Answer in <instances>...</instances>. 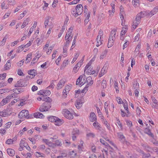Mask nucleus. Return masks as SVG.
<instances>
[{
    "label": "nucleus",
    "mask_w": 158,
    "mask_h": 158,
    "mask_svg": "<svg viewBox=\"0 0 158 158\" xmlns=\"http://www.w3.org/2000/svg\"><path fill=\"white\" fill-rule=\"evenodd\" d=\"M63 143L65 146L68 147L70 145L71 143L69 140H65L64 141Z\"/></svg>",
    "instance_id": "37998d69"
},
{
    "label": "nucleus",
    "mask_w": 158,
    "mask_h": 158,
    "mask_svg": "<svg viewBox=\"0 0 158 158\" xmlns=\"http://www.w3.org/2000/svg\"><path fill=\"white\" fill-rule=\"evenodd\" d=\"M86 77L84 75L80 76L76 81V84L81 86L83 85L86 82Z\"/></svg>",
    "instance_id": "7ed1b4c3"
},
{
    "label": "nucleus",
    "mask_w": 158,
    "mask_h": 158,
    "mask_svg": "<svg viewBox=\"0 0 158 158\" xmlns=\"http://www.w3.org/2000/svg\"><path fill=\"white\" fill-rule=\"evenodd\" d=\"M79 56V54H78V53H76V54L75 55L74 57L73 58V60L71 61V63L73 64L76 61V60L77 59Z\"/></svg>",
    "instance_id": "6e6d98bb"
},
{
    "label": "nucleus",
    "mask_w": 158,
    "mask_h": 158,
    "mask_svg": "<svg viewBox=\"0 0 158 158\" xmlns=\"http://www.w3.org/2000/svg\"><path fill=\"white\" fill-rule=\"evenodd\" d=\"M67 154L64 153H61L56 158H65L67 156Z\"/></svg>",
    "instance_id": "a18cd8bd"
},
{
    "label": "nucleus",
    "mask_w": 158,
    "mask_h": 158,
    "mask_svg": "<svg viewBox=\"0 0 158 158\" xmlns=\"http://www.w3.org/2000/svg\"><path fill=\"white\" fill-rule=\"evenodd\" d=\"M27 13V12L26 11H24L23 13L20 15L18 17V19L19 20L22 19L24 17V16Z\"/></svg>",
    "instance_id": "09e8293b"
},
{
    "label": "nucleus",
    "mask_w": 158,
    "mask_h": 158,
    "mask_svg": "<svg viewBox=\"0 0 158 158\" xmlns=\"http://www.w3.org/2000/svg\"><path fill=\"white\" fill-rule=\"evenodd\" d=\"M69 62V60L68 59L64 60L62 64V66L63 67H65L68 64Z\"/></svg>",
    "instance_id": "5fc2aeb1"
},
{
    "label": "nucleus",
    "mask_w": 158,
    "mask_h": 158,
    "mask_svg": "<svg viewBox=\"0 0 158 158\" xmlns=\"http://www.w3.org/2000/svg\"><path fill=\"white\" fill-rule=\"evenodd\" d=\"M71 89V85H67L65 86L64 89V90L65 91H66L67 92H69L70 89Z\"/></svg>",
    "instance_id": "a19ab883"
},
{
    "label": "nucleus",
    "mask_w": 158,
    "mask_h": 158,
    "mask_svg": "<svg viewBox=\"0 0 158 158\" xmlns=\"http://www.w3.org/2000/svg\"><path fill=\"white\" fill-rule=\"evenodd\" d=\"M64 123V122L63 120L57 117L56 120H55L54 124L56 126H59L63 124Z\"/></svg>",
    "instance_id": "dca6fc26"
},
{
    "label": "nucleus",
    "mask_w": 158,
    "mask_h": 158,
    "mask_svg": "<svg viewBox=\"0 0 158 158\" xmlns=\"http://www.w3.org/2000/svg\"><path fill=\"white\" fill-rule=\"evenodd\" d=\"M107 52L108 51L107 50H105L103 51L100 56V59H103L105 56L107 54Z\"/></svg>",
    "instance_id": "cd10ccee"
},
{
    "label": "nucleus",
    "mask_w": 158,
    "mask_h": 158,
    "mask_svg": "<svg viewBox=\"0 0 158 158\" xmlns=\"http://www.w3.org/2000/svg\"><path fill=\"white\" fill-rule=\"evenodd\" d=\"M82 106V101L80 100H77L75 103V106L77 108L79 109Z\"/></svg>",
    "instance_id": "6ab92c4d"
},
{
    "label": "nucleus",
    "mask_w": 158,
    "mask_h": 158,
    "mask_svg": "<svg viewBox=\"0 0 158 158\" xmlns=\"http://www.w3.org/2000/svg\"><path fill=\"white\" fill-rule=\"evenodd\" d=\"M44 96H47L51 94V92L48 90H44Z\"/></svg>",
    "instance_id": "4d7b16f0"
},
{
    "label": "nucleus",
    "mask_w": 158,
    "mask_h": 158,
    "mask_svg": "<svg viewBox=\"0 0 158 158\" xmlns=\"http://www.w3.org/2000/svg\"><path fill=\"white\" fill-rule=\"evenodd\" d=\"M109 102H106L105 103L104 107L105 109V112H107V107H108L109 105Z\"/></svg>",
    "instance_id": "0e129e2a"
},
{
    "label": "nucleus",
    "mask_w": 158,
    "mask_h": 158,
    "mask_svg": "<svg viewBox=\"0 0 158 158\" xmlns=\"http://www.w3.org/2000/svg\"><path fill=\"white\" fill-rule=\"evenodd\" d=\"M83 60H81L76 65V66H77L79 68H80L81 65L82 64Z\"/></svg>",
    "instance_id": "338daca9"
},
{
    "label": "nucleus",
    "mask_w": 158,
    "mask_h": 158,
    "mask_svg": "<svg viewBox=\"0 0 158 158\" xmlns=\"http://www.w3.org/2000/svg\"><path fill=\"white\" fill-rule=\"evenodd\" d=\"M34 116L35 117L38 118H42L44 116L43 114L39 112H37L34 114Z\"/></svg>",
    "instance_id": "412c9836"
},
{
    "label": "nucleus",
    "mask_w": 158,
    "mask_h": 158,
    "mask_svg": "<svg viewBox=\"0 0 158 158\" xmlns=\"http://www.w3.org/2000/svg\"><path fill=\"white\" fill-rule=\"evenodd\" d=\"M7 152L10 156H12L15 154V151L14 150L8 148L7 150Z\"/></svg>",
    "instance_id": "393cba45"
},
{
    "label": "nucleus",
    "mask_w": 158,
    "mask_h": 158,
    "mask_svg": "<svg viewBox=\"0 0 158 158\" xmlns=\"http://www.w3.org/2000/svg\"><path fill=\"white\" fill-rule=\"evenodd\" d=\"M13 90L14 94H19L23 91V90L21 88H15L13 89Z\"/></svg>",
    "instance_id": "7c9ffc66"
},
{
    "label": "nucleus",
    "mask_w": 158,
    "mask_h": 158,
    "mask_svg": "<svg viewBox=\"0 0 158 158\" xmlns=\"http://www.w3.org/2000/svg\"><path fill=\"white\" fill-rule=\"evenodd\" d=\"M32 56V54L31 53H30L28 54L27 56V58L26 59V60L27 61V62H29L31 59V57Z\"/></svg>",
    "instance_id": "603ef678"
},
{
    "label": "nucleus",
    "mask_w": 158,
    "mask_h": 158,
    "mask_svg": "<svg viewBox=\"0 0 158 158\" xmlns=\"http://www.w3.org/2000/svg\"><path fill=\"white\" fill-rule=\"evenodd\" d=\"M44 24L45 28H46L47 26L53 27V23L52 22V19L51 17L48 16L45 18Z\"/></svg>",
    "instance_id": "20e7f679"
},
{
    "label": "nucleus",
    "mask_w": 158,
    "mask_h": 158,
    "mask_svg": "<svg viewBox=\"0 0 158 158\" xmlns=\"http://www.w3.org/2000/svg\"><path fill=\"white\" fill-rule=\"evenodd\" d=\"M13 97V95L12 94L8 96L6 98H5L7 101L8 102Z\"/></svg>",
    "instance_id": "13d9d810"
},
{
    "label": "nucleus",
    "mask_w": 158,
    "mask_h": 158,
    "mask_svg": "<svg viewBox=\"0 0 158 158\" xmlns=\"http://www.w3.org/2000/svg\"><path fill=\"white\" fill-rule=\"evenodd\" d=\"M67 47L66 45L64 46L63 47V51L62 53V56L64 57H66L67 54Z\"/></svg>",
    "instance_id": "bb28decb"
},
{
    "label": "nucleus",
    "mask_w": 158,
    "mask_h": 158,
    "mask_svg": "<svg viewBox=\"0 0 158 158\" xmlns=\"http://www.w3.org/2000/svg\"><path fill=\"white\" fill-rule=\"evenodd\" d=\"M8 102L6 100V99L4 98L3 99L2 102L0 103V105L2 106H3L4 105H5Z\"/></svg>",
    "instance_id": "052dcab7"
},
{
    "label": "nucleus",
    "mask_w": 158,
    "mask_h": 158,
    "mask_svg": "<svg viewBox=\"0 0 158 158\" xmlns=\"http://www.w3.org/2000/svg\"><path fill=\"white\" fill-rule=\"evenodd\" d=\"M107 65L106 64H105L99 73L98 75L99 77H101L106 74L107 72Z\"/></svg>",
    "instance_id": "6e6552de"
},
{
    "label": "nucleus",
    "mask_w": 158,
    "mask_h": 158,
    "mask_svg": "<svg viewBox=\"0 0 158 158\" xmlns=\"http://www.w3.org/2000/svg\"><path fill=\"white\" fill-rule=\"evenodd\" d=\"M114 87L117 93L119 92V88L118 87V83L116 81H114Z\"/></svg>",
    "instance_id": "58836bf2"
},
{
    "label": "nucleus",
    "mask_w": 158,
    "mask_h": 158,
    "mask_svg": "<svg viewBox=\"0 0 158 158\" xmlns=\"http://www.w3.org/2000/svg\"><path fill=\"white\" fill-rule=\"evenodd\" d=\"M127 32V29L126 28L123 29L121 32L120 39H123L124 38V35Z\"/></svg>",
    "instance_id": "a878e982"
},
{
    "label": "nucleus",
    "mask_w": 158,
    "mask_h": 158,
    "mask_svg": "<svg viewBox=\"0 0 158 158\" xmlns=\"http://www.w3.org/2000/svg\"><path fill=\"white\" fill-rule=\"evenodd\" d=\"M158 10V7H154L153 10H151L149 13H148L146 12L147 15H148L149 16L151 17L152 15H154L155 14H156Z\"/></svg>",
    "instance_id": "9b49d317"
},
{
    "label": "nucleus",
    "mask_w": 158,
    "mask_h": 158,
    "mask_svg": "<svg viewBox=\"0 0 158 158\" xmlns=\"http://www.w3.org/2000/svg\"><path fill=\"white\" fill-rule=\"evenodd\" d=\"M133 88L134 89H137L138 88H139V83L137 82H135L134 83L133 85Z\"/></svg>",
    "instance_id": "864d4df0"
},
{
    "label": "nucleus",
    "mask_w": 158,
    "mask_h": 158,
    "mask_svg": "<svg viewBox=\"0 0 158 158\" xmlns=\"http://www.w3.org/2000/svg\"><path fill=\"white\" fill-rule=\"evenodd\" d=\"M110 154L111 156V158H123L122 156L120 155L119 154L117 155L116 153L114 152H111Z\"/></svg>",
    "instance_id": "4468645a"
},
{
    "label": "nucleus",
    "mask_w": 158,
    "mask_h": 158,
    "mask_svg": "<svg viewBox=\"0 0 158 158\" xmlns=\"http://www.w3.org/2000/svg\"><path fill=\"white\" fill-rule=\"evenodd\" d=\"M142 145L146 150L147 151L151 152H154V148H150L149 146L146 144H142Z\"/></svg>",
    "instance_id": "f3484780"
},
{
    "label": "nucleus",
    "mask_w": 158,
    "mask_h": 158,
    "mask_svg": "<svg viewBox=\"0 0 158 158\" xmlns=\"http://www.w3.org/2000/svg\"><path fill=\"white\" fill-rule=\"evenodd\" d=\"M6 5V2H3L1 4V8L2 9H8V7L6 6H5Z\"/></svg>",
    "instance_id": "680f3d73"
},
{
    "label": "nucleus",
    "mask_w": 158,
    "mask_h": 158,
    "mask_svg": "<svg viewBox=\"0 0 158 158\" xmlns=\"http://www.w3.org/2000/svg\"><path fill=\"white\" fill-rule=\"evenodd\" d=\"M103 152V158H107V156L106 157L105 156H106L107 154V152L106 150L105 149H103V150H102Z\"/></svg>",
    "instance_id": "774afa93"
},
{
    "label": "nucleus",
    "mask_w": 158,
    "mask_h": 158,
    "mask_svg": "<svg viewBox=\"0 0 158 158\" xmlns=\"http://www.w3.org/2000/svg\"><path fill=\"white\" fill-rule=\"evenodd\" d=\"M83 7L81 4L78 5L76 8V14L74 16L76 17L78 15H80L83 12Z\"/></svg>",
    "instance_id": "423d86ee"
},
{
    "label": "nucleus",
    "mask_w": 158,
    "mask_h": 158,
    "mask_svg": "<svg viewBox=\"0 0 158 158\" xmlns=\"http://www.w3.org/2000/svg\"><path fill=\"white\" fill-rule=\"evenodd\" d=\"M42 140L44 143H45L47 145H48L49 146H53V143L49 140L46 139H43Z\"/></svg>",
    "instance_id": "aec40b11"
},
{
    "label": "nucleus",
    "mask_w": 158,
    "mask_h": 158,
    "mask_svg": "<svg viewBox=\"0 0 158 158\" xmlns=\"http://www.w3.org/2000/svg\"><path fill=\"white\" fill-rule=\"evenodd\" d=\"M83 146L80 145H78V151L79 153H81L82 151V149H83Z\"/></svg>",
    "instance_id": "69168bd1"
},
{
    "label": "nucleus",
    "mask_w": 158,
    "mask_h": 158,
    "mask_svg": "<svg viewBox=\"0 0 158 158\" xmlns=\"http://www.w3.org/2000/svg\"><path fill=\"white\" fill-rule=\"evenodd\" d=\"M69 155L71 158H74L76 156L77 153L74 151H73L70 152Z\"/></svg>",
    "instance_id": "de8ad7c7"
},
{
    "label": "nucleus",
    "mask_w": 158,
    "mask_h": 158,
    "mask_svg": "<svg viewBox=\"0 0 158 158\" xmlns=\"http://www.w3.org/2000/svg\"><path fill=\"white\" fill-rule=\"evenodd\" d=\"M103 38V32L101 30L99 31L97 40H101Z\"/></svg>",
    "instance_id": "b1692460"
},
{
    "label": "nucleus",
    "mask_w": 158,
    "mask_h": 158,
    "mask_svg": "<svg viewBox=\"0 0 158 158\" xmlns=\"http://www.w3.org/2000/svg\"><path fill=\"white\" fill-rule=\"evenodd\" d=\"M26 144V143H25V140L24 139H21L19 143L20 147H25Z\"/></svg>",
    "instance_id": "ea45409f"
},
{
    "label": "nucleus",
    "mask_w": 158,
    "mask_h": 158,
    "mask_svg": "<svg viewBox=\"0 0 158 158\" xmlns=\"http://www.w3.org/2000/svg\"><path fill=\"white\" fill-rule=\"evenodd\" d=\"M79 133V131L77 129H75L73 130L72 132V139L74 141L76 139V138Z\"/></svg>",
    "instance_id": "ddd939ff"
},
{
    "label": "nucleus",
    "mask_w": 158,
    "mask_h": 158,
    "mask_svg": "<svg viewBox=\"0 0 158 158\" xmlns=\"http://www.w3.org/2000/svg\"><path fill=\"white\" fill-rule=\"evenodd\" d=\"M9 115L7 110H4L0 112V115L2 117H6Z\"/></svg>",
    "instance_id": "5701e85b"
},
{
    "label": "nucleus",
    "mask_w": 158,
    "mask_h": 158,
    "mask_svg": "<svg viewBox=\"0 0 158 158\" xmlns=\"http://www.w3.org/2000/svg\"><path fill=\"white\" fill-rule=\"evenodd\" d=\"M28 115L29 112L28 110H23L19 113V117L20 118H29V117L28 116Z\"/></svg>",
    "instance_id": "0eeeda50"
},
{
    "label": "nucleus",
    "mask_w": 158,
    "mask_h": 158,
    "mask_svg": "<svg viewBox=\"0 0 158 158\" xmlns=\"http://www.w3.org/2000/svg\"><path fill=\"white\" fill-rule=\"evenodd\" d=\"M102 123H104V124L106 127L108 129H110V125L108 123L106 120L105 119H104V120H102Z\"/></svg>",
    "instance_id": "c03bdc74"
},
{
    "label": "nucleus",
    "mask_w": 158,
    "mask_h": 158,
    "mask_svg": "<svg viewBox=\"0 0 158 158\" xmlns=\"http://www.w3.org/2000/svg\"><path fill=\"white\" fill-rule=\"evenodd\" d=\"M132 4L135 7L138 6L139 5V0H132Z\"/></svg>",
    "instance_id": "c85d7f7f"
},
{
    "label": "nucleus",
    "mask_w": 158,
    "mask_h": 158,
    "mask_svg": "<svg viewBox=\"0 0 158 158\" xmlns=\"http://www.w3.org/2000/svg\"><path fill=\"white\" fill-rule=\"evenodd\" d=\"M43 101L47 102H51V100L47 96H43Z\"/></svg>",
    "instance_id": "e433bc0d"
},
{
    "label": "nucleus",
    "mask_w": 158,
    "mask_h": 158,
    "mask_svg": "<svg viewBox=\"0 0 158 158\" xmlns=\"http://www.w3.org/2000/svg\"><path fill=\"white\" fill-rule=\"evenodd\" d=\"M142 158H155V157L151 156L149 154H143Z\"/></svg>",
    "instance_id": "49530a36"
},
{
    "label": "nucleus",
    "mask_w": 158,
    "mask_h": 158,
    "mask_svg": "<svg viewBox=\"0 0 158 158\" xmlns=\"http://www.w3.org/2000/svg\"><path fill=\"white\" fill-rule=\"evenodd\" d=\"M30 21V19L27 18L24 21L23 24L21 26V28H23Z\"/></svg>",
    "instance_id": "4be33fe9"
},
{
    "label": "nucleus",
    "mask_w": 158,
    "mask_h": 158,
    "mask_svg": "<svg viewBox=\"0 0 158 158\" xmlns=\"http://www.w3.org/2000/svg\"><path fill=\"white\" fill-rule=\"evenodd\" d=\"M145 132L146 134L150 135L152 137H154L153 134L151 132L150 130L148 128H146L145 130Z\"/></svg>",
    "instance_id": "2f4dec72"
},
{
    "label": "nucleus",
    "mask_w": 158,
    "mask_h": 158,
    "mask_svg": "<svg viewBox=\"0 0 158 158\" xmlns=\"http://www.w3.org/2000/svg\"><path fill=\"white\" fill-rule=\"evenodd\" d=\"M86 71V73L88 75L93 74H94L95 73V71L94 70H91V69H90L89 68Z\"/></svg>",
    "instance_id": "c9c22d12"
},
{
    "label": "nucleus",
    "mask_w": 158,
    "mask_h": 158,
    "mask_svg": "<svg viewBox=\"0 0 158 158\" xmlns=\"http://www.w3.org/2000/svg\"><path fill=\"white\" fill-rule=\"evenodd\" d=\"M11 60H9L7 61L5 65V68L6 70H7L10 68L11 66Z\"/></svg>",
    "instance_id": "473e14b6"
},
{
    "label": "nucleus",
    "mask_w": 158,
    "mask_h": 158,
    "mask_svg": "<svg viewBox=\"0 0 158 158\" xmlns=\"http://www.w3.org/2000/svg\"><path fill=\"white\" fill-rule=\"evenodd\" d=\"M124 12L123 11L121 10V12L120 13V16L121 19L122 20L124 19Z\"/></svg>",
    "instance_id": "e2e57ef3"
},
{
    "label": "nucleus",
    "mask_w": 158,
    "mask_h": 158,
    "mask_svg": "<svg viewBox=\"0 0 158 158\" xmlns=\"http://www.w3.org/2000/svg\"><path fill=\"white\" fill-rule=\"evenodd\" d=\"M62 112L66 118L69 119H72L73 118V116L72 114L67 109H64L63 110Z\"/></svg>",
    "instance_id": "39448f33"
},
{
    "label": "nucleus",
    "mask_w": 158,
    "mask_h": 158,
    "mask_svg": "<svg viewBox=\"0 0 158 158\" xmlns=\"http://www.w3.org/2000/svg\"><path fill=\"white\" fill-rule=\"evenodd\" d=\"M147 15L146 12L141 11L137 15L135 20L133 22L132 26L134 29H135L139 23L141 19L145 16Z\"/></svg>",
    "instance_id": "f257e3e1"
},
{
    "label": "nucleus",
    "mask_w": 158,
    "mask_h": 158,
    "mask_svg": "<svg viewBox=\"0 0 158 158\" xmlns=\"http://www.w3.org/2000/svg\"><path fill=\"white\" fill-rule=\"evenodd\" d=\"M57 117L55 116H50L48 117V119L50 122H55V120H56Z\"/></svg>",
    "instance_id": "f704fd0d"
},
{
    "label": "nucleus",
    "mask_w": 158,
    "mask_h": 158,
    "mask_svg": "<svg viewBox=\"0 0 158 158\" xmlns=\"http://www.w3.org/2000/svg\"><path fill=\"white\" fill-rule=\"evenodd\" d=\"M23 85L21 81H18L15 85V87H23Z\"/></svg>",
    "instance_id": "4c0bfd02"
},
{
    "label": "nucleus",
    "mask_w": 158,
    "mask_h": 158,
    "mask_svg": "<svg viewBox=\"0 0 158 158\" xmlns=\"http://www.w3.org/2000/svg\"><path fill=\"white\" fill-rule=\"evenodd\" d=\"M114 43V40H108V48H110L112 47Z\"/></svg>",
    "instance_id": "8fccbe9b"
},
{
    "label": "nucleus",
    "mask_w": 158,
    "mask_h": 158,
    "mask_svg": "<svg viewBox=\"0 0 158 158\" xmlns=\"http://www.w3.org/2000/svg\"><path fill=\"white\" fill-rule=\"evenodd\" d=\"M102 86L103 88H105L106 86V80H103L102 83Z\"/></svg>",
    "instance_id": "bf43d9fd"
},
{
    "label": "nucleus",
    "mask_w": 158,
    "mask_h": 158,
    "mask_svg": "<svg viewBox=\"0 0 158 158\" xmlns=\"http://www.w3.org/2000/svg\"><path fill=\"white\" fill-rule=\"evenodd\" d=\"M116 31L114 29L112 30L111 32L110 36L109 37L108 40H114L116 39Z\"/></svg>",
    "instance_id": "f8f14e48"
},
{
    "label": "nucleus",
    "mask_w": 158,
    "mask_h": 158,
    "mask_svg": "<svg viewBox=\"0 0 158 158\" xmlns=\"http://www.w3.org/2000/svg\"><path fill=\"white\" fill-rule=\"evenodd\" d=\"M15 140V139H9L7 140L6 141V143L7 144H10L13 143V142Z\"/></svg>",
    "instance_id": "79ce46f5"
},
{
    "label": "nucleus",
    "mask_w": 158,
    "mask_h": 158,
    "mask_svg": "<svg viewBox=\"0 0 158 158\" xmlns=\"http://www.w3.org/2000/svg\"><path fill=\"white\" fill-rule=\"evenodd\" d=\"M93 126L94 127L96 130H98L99 131L101 130V127L100 124L98 123L96 121H95V122L93 124Z\"/></svg>",
    "instance_id": "2eb2a0df"
},
{
    "label": "nucleus",
    "mask_w": 158,
    "mask_h": 158,
    "mask_svg": "<svg viewBox=\"0 0 158 158\" xmlns=\"http://www.w3.org/2000/svg\"><path fill=\"white\" fill-rule=\"evenodd\" d=\"M73 35L72 33H68L66 35L65 38L66 40H70L72 39Z\"/></svg>",
    "instance_id": "72a5a7b5"
},
{
    "label": "nucleus",
    "mask_w": 158,
    "mask_h": 158,
    "mask_svg": "<svg viewBox=\"0 0 158 158\" xmlns=\"http://www.w3.org/2000/svg\"><path fill=\"white\" fill-rule=\"evenodd\" d=\"M117 136L118 138L119 139L120 141L122 142L124 141L125 140V137L123 135V134L121 132H118L117 133Z\"/></svg>",
    "instance_id": "a211bd4d"
},
{
    "label": "nucleus",
    "mask_w": 158,
    "mask_h": 158,
    "mask_svg": "<svg viewBox=\"0 0 158 158\" xmlns=\"http://www.w3.org/2000/svg\"><path fill=\"white\" fill-rule=\"evenodd\" d=\"M35 155L36 156L38 157H44L45 156V155L44 154L38 152H36L35 153Z\"/></svg>",
    "instance_id": "3c124183"
},
{
    "label": "nucleus",
    "mask_w": 158,
    "mask_h": 158,
    "mask_svg": "<svg viewBox=\"0 0 158 158\" xmlns=\"http://www.w3.org/2000/svg\"><path fill=\"white\" fill-rule=\"evenodd\" d=\"M89 120L92 122L97 120V118L95 113L94 112H91L90 115L89 117Z\"/></svg>",
    "instance_id": "1a4fd4ad"
},
{
    "label": "nucleus",
    "mask_w": 158,
    "mask_h": 158,
    "mask_svg": "<svg viewBox=\"0 0 158 158\" xmlns=\"http://www.w3.org/2000/svg\"><path fill=\"white\" fill-rule=\"evenodd\" d=\"M36 73V71L34 69L30 70L28 72L29 75L32 76V77L35 76Z\"/></svg>",
    "instance_id": "c756f323"
},
{
    "label": "nucleus",
    "mask_w": 158,
    "mask_h": 158,
    "mask_svg": "<svg viewBox=\"0 0 158 158\" xmlns=\"http://www.w3.org/2000/svg\"><path fill=\"white\" fill-rule=\"evenodd\" d=\"M51 107L49 103L47 102L44 103L40 107L39 110L41 112L48 111Z\"/></svg>",
    "instance_id": "f03ea898"
},
{
    "label": "nucleus",
    "mask_w": 158,
    "mask_h": 158,
    "mask_svg": "<svg viewBox=\"0 0 158 158\" xmlns=\"http://www.w3.org/2000/svg\"><path fill=\"white\" fill-rule=\"evenodd\" d=\"M65 83V81L64 80L62 79L60 80L57 85V89L59 90L61 89L64 86Z\"/></svg>",
    "instance_id": "9d476101"
}]
</instances>
